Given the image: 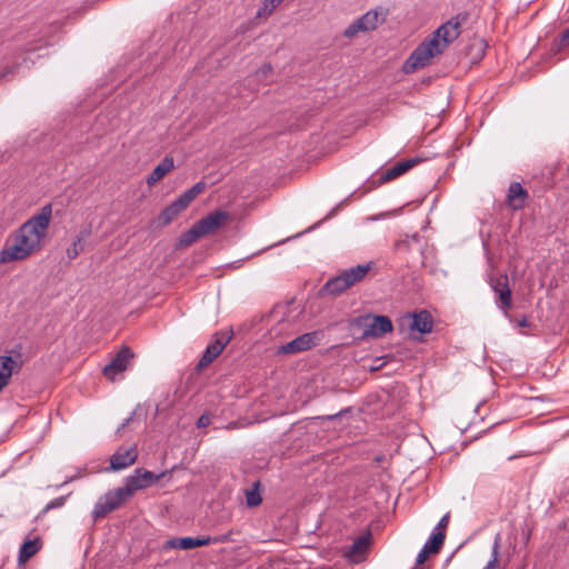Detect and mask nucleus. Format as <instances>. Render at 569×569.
<instances>
[{"mask_svg":"<svg viewBox=\"0 0 569 569\" xmlns=\"http://www.w3.org/2000/svg\"><path fill=\"white\" fill-rule=\"evenodd\" d=\"M52 217V204L43 206L37 214L29 218L17 231L8 237L0 250V263L27 259L40 250Z\"/></svg>","mask_w":569,"mask_h":569,"instance_id":"obj_1","label":"nucleus"},{"mask_svg":"<svg viewBox=\"0 0 569 569\" xmlns=\"http://www.w3.org/2000/svg\"><path fill=\"white\" fill-rule=\"evenodd\" d=\"M171 472L172 469L154 473L143 468H137L124 479L122 486L108 491L99 498L92 511L93 518L99 519L107 516L129 500L137 491L151 487Z\"/></svg>","mask_w":569,"mask_h":569,"instance_id":"obj_2","label":"nucleus"},{"mask_svg":"<svg viewBox=\"0 0 569 569\" xmlns=\"http://www.w3.org/2000/svg\"><path fill=\"white\" fill-rule=\"evenodd\" d=\"M370 270V264H358L343 270L338 276L330 278L321 288L322 296H338L360 282Z\"/></svg>","mask_w":569,"mask_h":569,"instance_id":"obj_3","label":"nucleus"},{"mask_svg":"<svg viewBox=\"0 0 569 569\" xmlns=\"http://www.w3.org/2000/svg\"><path fill=\"white\" fill-rule=\"evenodd\" d=\"M399 330L410 338L419 340L422 335L430 333L433 329V319L429 311L406 313L398 322Z\"/></svg>","mask_w":569,"mask_h":569,"instance_id":"obj_4","label":"nucleus"},{"mask_svg":"<svg viewBox=\"0 0 569 569\" xmlns=\"http://www.w3.org/2000/svg\"><path fill=\"white\" fill-rule=\"evenodd\" d=\"M437 46L438 43L435 39H428L421 42L406 60L403 71L406 73H412L428 66L432 58L442 53Z\"/></svg>","mask_w":569,"mask_h":569,"instance_id":"obj_5","label":"nucleus"},{"mask_svg":"<svg viewBox=\"0 0 569 569\" xmlns=\"http://www.w3.org/2000/svg\"><path fill=\"white\" fill-rule=\"evenodd\" d=\"M468 13L461 12L442 23L430 39H435L441 52L452 43L461 33V26L467 21Z\"/></svg>","mask_w":569,"mask_h":569,"instance_id":"obj_6","label":"nucleus"},{"mask_svg":"<svg viewBox=\"0 0 569 569\" xmlns=\"http://www.w3.org/2000/svg\"><path fill=\"white\" fill-rule=\"evenodd\" d=\"M363 327L362 338H378L392 330V322L387 316H367L358 320Z\"/></svg>","mask_w":569,"mask_h":569,"instance_id":"obj_7","label":"nucleus"},{"mask_svg":"<svg viewBox=\"0 0 569 569\" xmlns=\"http://www.w3.org/2000/svg\"><path fill=\"white\" fill-rule=\"evenodd\" d=\"M133 352L127 346H123L119 352L112 358V360L104 366L102 372L104 377L111 381H114L116 377L124 372L130 361L133 359Z\"/></svg>","mask_w":569,"mask_h":569,"instance_id":"obj_8","label":"nucleus"},{"mask_svg":"<svg viewBox=\"0 0 569 569\" xmlns=\"http://www.w3.org/2000/svg\"><path fill=\"white\" fill-rule=\"evenodd\" d=\"M490 286L497 296V307L501 309L505 315H508V310L511 308V289L509 287L508 277L501 274L497 278H492Z\"/></svg>","mask_w":569,"mask_h":569,"instance_id":"obj_9","label":"nucleus"},{"mask_svg":"<svg viewBox=\"0 0 569 569\" xmlns=\"http://www.w3.org/2000/svg\"><path fill=\"white\" fill-rule=\"evenodd\" d=\"M231 337L232 332L229 331L217 333L214 341L206 348L203 356L198 362V368L202 369L209 366L223 351Z\"/></svg>","mask_w":569,"mask_h":569,"instance_id":"obj_10","label":"nucleus"},{"mask_svg":"<svg viewBox=\"0 0 569 569\" xmlns=\"http://www.w3.org/2000/svg\"><path fill=\"white\" fill-rule=\"evenodd\" d=\"M223 539H220L218 536L212 538L211 536H203L202 538H193V537H183V538H172L169 539L164 543L166 549L178 548L182 550L193 549L196 547L207 546L211 542H220Z\"/></svg>","mask_w":569,"mask_h":569,"instance_id":"obj_11","label":"nucleus"},{"mask_svg":"<svg viewBox=\"0 0 569 569\" xmlns=\"http://www.w3.org/2000/svg\"><path fill=\"white\" fill-rule=\"evenodd\" d=\"M371 537L372 536H359L343 552L345 558L353 563L362 562L366 559L369 548L372 543Z\"/></svg>","mask_w":569,"mask_h":569,"instance_id":"obj_12","label":"nucleus"},{"mask_svg":"<svg viewBox=\"0 0 569 569\" xmlns=\"http://www.w3.org/2000/svg\"><path fill=\"white\" fill-rule=\"evenodd\" d=\"M188 208V204L179 196L178 199L167 206L154 219L157 228H162L171 223L177 217Z\"/></svg>","mask_w":569,"mask_h":569,"instance_id":"obj_13","label":"nucleus"},{"mask_svg":"<svg viewBox=\"0 0 569 569\" xmlns=\"http://www.w3.org/2000/svg\"><path fill=\"white\" fill-rule=\"evenodd\" d=\"M138 451L136 446L119 448L110 458V469L118 471L130 467L136 462Z\"/></svg>","mask_w":569,"mask_h":569,"instance_id":"obj_14","label":"nucleus"},{"mask_svg":"<svg viewBox=\"0 0 569 569\" xmlns=\"http://www.w3.org/2000/svg\"><path fill=\"white\" fill-rule=\"evenodd\" d=\"M228 212L217 210L200 219L197 222V226L200 230V233H202V236H207L219 229L224 222L228 221Z\"/></svg>","mask_w":569,"mask_h":569,"instance_id":"obj_15","label":"nucleus"},{"mask_svg":"<svg viewBox=\"0 0 569 569\" xmlns=\"http://www.w3.org/2000/svg\"><path fill=\"white\" fill-rule=\"evenodd\" d=\"M316 333H303L279 348L280 353H296L311 349L316 345Z\"/></svg>","mask_w":569,"mask_h":569,"instance_id":"obj_16","label":"nucleus"},{"mask_svg":"<svg viewBox=\"0 0 569 569\" xmlns=\"http://www.w3.org/2000/svg\"><path fill=\"white\" fill-rule=\"evenodd\" d=\"M445 539L446 536H431L417 555L416 565H423L430 556L439 553L445 543Z\"/></svg>","mask_w":569,"mask_h":569,"instance_id":"obj_17","label":"nucleus"},{"mask_svg":"<svg viewBox=\"0 0 569 569\" xmlns=\"http://www.w3.org/2000/svg\"><path fill=\"white\" fill-rule=\"evenodd\" d=\"M43 547V541L40 536H34L32 539H26L20 546L18 553V563L23 565L32 558Z\"/></svg>","mask_w":569,"mask_h":569,"instance_id":"obj_18","label":"nucleus"},{"mask_svg":"<svg viewBox=\"0 0 569 569\" xmlns=\"http://www.w3.org/2000/svg\"><path fill=\"white\" fill-rule=\"evenodd\" d=\"M527 198L528 192L519 182H512L509 186L507 201L510 208L513 210L522 209Z\"/></svg>","mask_w":569,"mask_h":569,"instance_id":"obj_19","label":"nucleus"},{"mask_svg":"<svg viewBox=\"0 0 569 569\" xmlns=\"http://www.w3.org/2000/svg\"><path fill=\"white\" fill-rule=\"evenodd\" d=\"M420 159L418 158H410L407 160H403L401 162L396 163L393 167L387 169L380 177L381 182H387L389 180H392L407 171H409L411 168H413Z\"/></svg>","mask_w":569,"mask_h":569,"instance_id":"obj_20","label":"nucleus"},{"mask_svg":"<svg viewBox=\"0 0 569 569\" xmlns=\"http://www.w3.org/2000/svg\"><path fill=\"white\" fill-rule=\"evenodd\" d=\"M90 229H82L74 237L71 244L67 248L66 254L70 261L74 260L84 249V242L90 236Z\"/></svg>","mask_w":569,"mask_h":569,"instance_id":"obj_21","label":"nucleus"},{"mask_svg":"<svg viewBox=\"0 0 569 569\" xmlns=\"http://www.w3.org/2000/svg\"><path fill=\"white\" fill-rule=\"evenodd\" d=\"M174 167L173 159L171 157H164L159 164L152 170L150 176L147 178V183L153 186L160 181L167 173H169Z\"/></svg>","mask_w":569,"mask_h":569,"instance_id":"obj_22","label":"nucleus"},{"mask_svg":"<svg viewBox=\"0 0 569 569\" xmlns=\"http://www.w3.org/2000/svg\"><path fill=\"white\" fill-rule=\"evenodd\" d=\"M360 20L365 29L371 31L385 21V14L382 10L373 9L361 16Z\"/></svg>","mask_w":569,"mask_h":569,"instance_id":"obj_23","label":"nucleus"},{"mask_svg":"<svg viewBox=\"0 0 569 569\" xmlns=\"http://www.w3.org/2000/svg\"><path fill=\"white\" fill-rule=\"evenodd\" d=\"M14 360L10 356H0V391L9 383Z\"/></svg>","mask_w":569,"mask_h":569,"instance_id":"obj_24","label":"nucleus"},{"mask_svg":"<svg viewBox=\"0 0 569 569\" xmlns=\"http://www.w3.org/2000/svg\"><path fill=\"white\" fill-rule=\"evenodd\" d=\"M201 237H203V236H202V233H200V230H199L197 223H194L189 230H187L184 233H182V236L180 237L179 243L183 247H188Z\"/></svg>","mask_w":569,"mask_h":569,"instance_id":"obj_25","label":"nucleus"},{"mask_svg":"<svg viewBox=\"0 0 569 569\" xmlns=\"http://www.w3.org/2000/svg\"><path fill=\"white\" fill-rule=\"evenodd\" d=\"M260 483L254 482L251 489L246 490V503L248 507H257L261 503V495L259 491Z\"/></svg>","mask_w":569,"mask_h":569,"instance_id":"obj_26","label":"nucleus"},{"mask_svg":"<svg viewBox=\"0 0 569 569\" xmlns=\"http://www.w3.org/2000/svg\"><path fill=\"white\" fill-rule=\"evenodd\" d=\"M206 188L204 182L199 181L193 184L191 188L186 190L180 197L184 200V202L189 206Z\"/></svg>","mask_w":569,"mask_h":569,"instance_id":"obj_27","label":"nucleus"},{"mask_svg":"<svg viewBox=\"0 0 569 569\" xmlns=\"http://www.w3.org/2000/svg\"><path fill=\"white\" fill-rule=\"evenodd\" d=\"M499 547H500V539L497 536L493 545H492V555L491 559L488 561L486 567L483 569H497L499 565Z\"/></svg>","mask_w":569,"mask_h":569,"instance_id":"obj_28","label":"nucleus"},{"mask_svg":"<svg viewBox=\"0 0 569 569\" xmlns=\"http://www.w3.org/2000/svg\"><path fill=\"white\" fill-rule=\"evenodd\" d=\"M359 32H367L363 24L361 23L360 18H358L356 21H353L351 24H349L343 34L345 37L351 39L355 38Z\"/></svg>","mask_w":569,"mask_h":569,"instance_id":"obj_29","label":"nucleus"},{"mask_svg":"<svg viewBox=\"0 0 569 569\" xmlns=\"http://www.w3.org/2000/svg\"><path fill=\"white\" fill-rule=\"evenodd\" d=\"M359 32H367L363 24L361 23L360 18H358L356 21H353L351 24H349L343 34L345 37L351 39L355 38Z\"/></svg>","mask_w":569,"mask_h":569,"instance_id":"obj_30","label":"nucleus"},{"mask_svg":"<svg viewBox=\"0 0 569 569\" xmlns=\"http://www.w3.org/2000/svg\"><path fill=\"white\" fill-rule=\"evenodd\" d=\"M282 2V0H264L261 9L258 10L257 17L269 16Z\"/></svg>","mask_w":569,"mask_h":569,"instance_id":"obj_31","label":"nucleus"},{"mask_svg":"<svg viewBox=\"0 0 569 569\" xmlns=\"http://www.w3.org/2000/svg\"><path fill=\"white\" fill-rule=\"evenodd\" d=\"M66 500H67V497L66 496H61V497H58V498H54L53 500H51L43 509L42 511L40 512V515L38 516V518L42 517L43 515H46L49 510L51 509H57V508H61L64 503H66Z\"/></svg>","mask_w":569,"mask_h":569,"instance_id":"obj_32","label":"nucleus"},{"mask_svg":"<svg viewBox=\"0 0 569 569\" xmlns=\"http://www.w3.org/2000/svg\"><path fill=\"white\" fill-rule=\"evenodd\" d=\"M449 519H450V513L448 512L435 526V528L432 529L431 533H443L446 531V529H447L448 523H449Z\"/></svg>","mask_w":569,"mask_h":569,"instance_id":"obj_33","label":"nucleus"},{"mask_svg":"<svg viewBox=\"0 0 569 569\" xmlns=\"http://www.w3.org/2000/svg\"><path fill=\"white\" fill-rule=\"evenodd\" d=\"M211 422V418L209 415H202L199 417L198 421H197V426L199 428H203V427H207L209 426Z\"/></svg>","mask_w":569,"mask_h":569,"instance_id":"obj_34","label":"nucleus"},{"mask_svg":"<svg viewBox=\"0 0 569 569\" xmlns=\"http://www.w3.org/2000/svg\"><path fill=\"white\" fill-rule=\"evenodd\" d=\"M272 71V67L269 63H266L261 67V69L258 71V76L267 77Z\"/></svg>","mask_w":569,"mask_h":569,"instance_id":"obj_35","label":"nucleus"},{"mask_svg":"<svg viewBox=\"0 0 569 569\" xmlns=\"http://www.w3.org/2000/svg\"><path fill=\"white\" fill-rule=\"evenodd\" d=\"M560 46L561 47H566V46H569V28L566 29L562 34H561V38H560Z\"/></svg>","mask_w":569,"mask_h":569,"instance_id":"obj_36","label":"nucleus"},{"mask_svg":"<svg viewBox=\"0 0 569 569\" xmlns=\"http://www.w3.org/2000/svg\"><path fill=\"white\" fill-rule=\"evenodd\" d=\"M273 569H298L295 565H279L278 567H274Z\"/></svg>","mask_w":569,"mask_h":569,"instance_id":"obj_37","label":"nucleus"},{"mask_svg":"<svg viewBox=\"0 0 569 569\" xmlns=\"http://www.w3.org/2000/svg\"><path fill=\"white\" fill-rule=\"evenodd\" d=\"M518 326L519 327H527L528 326V320L526 318H522L519 322H518Z\"/></svg>","mask_w":569,"mask_h":569,"instance_id":"obj_38","label":"nucleus"},{"mask_svg":"<svg viewBox=\"0 0 569 569\" xmlns=\"http://www.w3.org/2000/svg\"><path fill=\"white\" fill-rule=\"evenodd\" d=\"M129 421H130V418H129V419H127V420H126V421H124V422H123V423L118 428V431H120L121 429H123V428L128 425V422H129Z\"/></svg>","mask_w":569,"mask_h":569,"instance_id":"obj_39","label":"nucleus"}]
</instances>
